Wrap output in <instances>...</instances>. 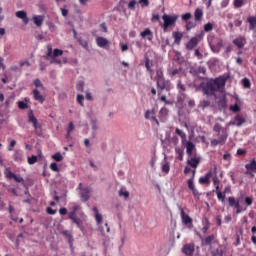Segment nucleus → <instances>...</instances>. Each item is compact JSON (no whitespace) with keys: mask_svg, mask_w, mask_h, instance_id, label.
I'll return each instance as SVG.
<instances>
[{"mask_svg":"<svg viewBox=\"0 0 256 256\" xmlns=\"http://www.w3.org/2000/svg\"><path fill=\"white\" fill-rule=\"evenodd\" d=\"M17 145V141L16 140H11L10 144L8 145L7 149L8 151H13V148Z\"/></svg>","mask_w":256,"mask_h":256,"instance_id":"obj_53","label":"nucleus"},{"mask_svg":"<svg viewBox=\"0 0 256 256\" xmlns=\"http://www.w3.org/2000/svg\"><path fill=\"white\" fill-rule=\"evenodd\" d=\"M226 81L227 79L223 77L210 80L203 87V92L205 93V95H215L217 91H223Z\"/></svg>","mask_w":256,"mask_h":256,"instance_id":"obj_1","label":"nucleus"},{"mask_svg":"<svg viewBox=\"0 0 256 256\" xmlns=\"http://www.w3.org/2000/svg\"><path fill=\"white\" fill-rule=\"evenodd\" d=\"M93 211L95 213V221L97 225H101V223H103V215L99 214V209H97V207H94Z\"/></svg>","mask_w":256,"mask_h":256,"instance_id":"obj_25","label":"nucleus"},{"mask_svg":"<svg viewBox=\"0 0 256 256\" xmlns=\"http://www.w3.org/2000/svg\"><path fill=\"white\" fill-rule=\"evenodd\" d=\"M77 41L79 45L83 47V49H86V51H89V42H87L86 40H83L82 38H78Z\"/></svg>","mask_w":256,"mask_h":256,"instance_id":"obj_35","label":"nucleus"},{"mask_svg":"<svg viewBox=\"0 0 256 256\" xmlns=\"http://www.w3.org/2000/svg\"><path fill=\"white\" fill-rule=\"evenodd\" d=\"M213 131H214L215 133H218V134H217L218 137H221V135H223V131H227V130H225V129L223 128V126H221V124L216 123V124L214 125V127H213Z\"/></svg>","mask_w":256,"mask_h":256,"instance_id":"obj_27","label":"nucleus"},{"mask_svg":"<svg viewBox=\"0 0 256 256\" xmlns=\"http://www.w3.org/2000/svg\"><path fill=\"white\" fill-rule=\"evenodd\" d=\"M244 201H245L247 207H251V205H253V198L252 197H246L244 199Z\"/></svg>","mask_w":256,"mask_h":256,"instance_id":"obj_57","label":"nucleus"},{"mask_svg":"<svg viewBox=\"0 0 256 256\" xmlns=\"http://www.w3.org/2000/svg\"><path fill=\"white\" fill-rule=\"evenodd\" d=\"M85 100V97L81 94L77 95V101L79 103V105H81V107H84L83 101Z\"/></svg>","mask_w":256,"mask_h":256,"instance_id":"obj_54","label":"nucleus"},{"mask_svg":"<svg viewBox=\"0 0 256 256\" xmlns=\"http://www.w3.org/2000/svg\"><path fill=\"white\" fill-rule=\"evenodd\" d=\"M156 87L158 89V95H161L163 91H171V81L165 78L156 80Z\"/></svg>","mask_w":256,"mask_h":256,"instance_id":"obj_3","label":"nucleus"},{"mask_svg":"<svg viewBox=\"0 0 256 256\" xmlns=\"http://www.w3.org/2000/svg\"><path fill=\"white\" fill-rule=\"evenodd\" d=\"M162 19L164 21V24H163L164 29H169V27H173V25L177 23V19H179V16L178 15L169 16L167 14H164L162 16Z\"/></svg>","mask_w":256,"mask_h":256,"instance_id":"obj_4","label":"nucleus"},{"mask_svg":"<svg viewBox=\"0 0 256 256\" xmlns=\"http://www.w3.org/2000/svg\"><path fill=\"white\" fill-rule=\"evenodd\" d=\"M79 209H81V206L77 203H72V211H70L68 213V217L69 219L75 223V225H77V227H81L82 222L79 219V217H77V211H79Z\"/></svg>","mask_w":256,"mask_h":256,"instance_id":"obj_2","label":"nucleus"},{"mask_svg":"<svg viewBox=\"0 0 256 256\" xmlns=\"http://www.w3.org/2000/svg\"><path fill=\"white\" fill-rule=\"evenodd\" d=\"M212 29H213V23L208 22L207 24L204 25L205 33L211 32Z\"/></svg>","mask_w":256,"mask_h":256,"instance_id":"obj_45","label":"nucleus"},{"mask_svg":"<svg viewBox=\"0 0 256 256\" xmlns=\"http://www.w3.org/2000/svg\"><path fill=\"white\" fill-rule=\"evenodd\" d=\"M187 163L193 169H197V167H199V163H201V159L197 158V157H192V158L188 159Z\"/></svg>","mask_w":256,"mask_h":256,"instance_id":"obj_19","label":"nucleus"},{"mask_svg":"<svg viewBox=\"0 0 256 256\" xmlns=\"http://www.w3.org/2000/svg\"><path fill=\"white\" fill-rule=\"evenodd\" d=\"M218 137H219L218 140L217 139L211 140L210 144H211L212 147H217V145H225L229 135L227 134V131H223V134H221Z\"/></svg>","mask_w":256,"mask_h":256,"instance_id":"obj_7","label":"nucleus"},{"mask_svg":"<svg viewBox=\"0 0 256 256\" xmlns=\"http://www.w3.org/2000/svg\"><path fill=\"white\" fill-rule=\"evenodd\" d=\"M28 119L29 122L33 124L34 129H39V121L36 119L35 114H33V111L29 112Z\"/></svg>","mask_w":256,"mask_h":256,"instance_id":"obj_18","label":"nucleus"},{"mask_svg":"<svg viewBox=\"0 0 256 256\" xmlns=\"http://www.w3.org/2000/svg\"><path fill=\"white\" fill-rule=\"evenodd\" d=\"M140 35L143 37V39L147 37L148 41H153V32L149 28H146L143 32L140 33Z\"/></svg>","mask_w":256,"mask_h":256,"instance_id":"obj_23","label":"nucleus"},{"mask_svg":"<svg viewBox=\"0 0 256 256\" xmlns=\"http://www.w3.org/2000/svg\"><path fill=\"white\" fill-rule=\"evenodd\" d=\"M18 107H19V109H28L29 105L27 103H25L24 101H19Z\"/></svg>","mask_w":256,"mask_h":256,"instance_id":"obj_51","label":"nucleus"},{"mask_svg":"<svg viewBox=\"0 0 256 256\" xmlns=\"http://www.w3.org/2000/svg\"><path fill=\"white\" fill-rule=\"evenodd\" d=\"M35 87H43V83H41V80L35 79L34 80Z\"/></svg>","mask_w":256,"mask_h":256,"instance_id":"obj_64","label":"nucleus"},{"mask_svg":"<svg viewBox=\"0 0 256 256\" xmlns=\"http://www.w3.org/2000/svg\"><path fill=\"white\" fill-rule=\"evenodd\" d=\"M192 193L194 195V198L197 199V201H199V198L201 197V193H199V190L194 188V189H192Z\"/></svg>","mask_w":256,"mask_h":256,"instance_id":"obj_52","label":"nucleus"},{"mask_svg":"<svg viewBox=\"0 0 256 256\" xmlns=\"http://www.w3.org/2000/svg\"><path fill=\"white\" fill-rule=\"evenodd\" d=\"M188 189H190V191H193V189H195V184L193 183V178H190L188 180Z\"/></svg>","mask_w":256,"mask_h":256,"instance_id":"obj_59","label":"nucleus"},{"mask_svg":"<svg viewBox=\"0 0 256 256\" xmlns=\"http://www.w3.org/2000/svg\"><path fill=\"white\" fill-rule=\"evenodd\" d=\"M228 203L230 207H235L237 215H239V213H241L242 211H247V208H241V204H239V201L236 200L235 197H228Z\"/></svg>","mask_w":256,"mask_h":256,"instance_id":"obj_8","label":"nucleus"},{"mask_svg":"<svg viewBox=\"0 0 256 256\" xmlns=\"http://www.w3.org/2000/svg\"><path fill=\"white\" fill-rule=\"evenodd\" d=\"M205 221H206V225H204L203 226V228H202V233H207V231H209V227H210V224H209V219H205Z\"/></svg>","mask_w":256,"mask_h":256,"instance_id":"obj_48","label":"nucleus"},{"mask_svg":"<svg viewBox=\"0 0 256 256\" xmlns=\"http://www.w3.org/2000/svg\"><path fill=\"white\" fill-rule=\"evenodd\" d=\"M52 159H54V161L61 162V161H63V155H61V153L57 152L54 155H52Z\"/></svg>","mask_w":256,"mask_h":256,"instance_id":"obj_42","label":"nucleus"},{"mask_svg":"<svg viewBox=\"0 0 256 256\" xmlns=\"http://www.w3.org/2000/svg\"><path fill=\"white\" fill-rule=\"evenodd\" d=\"M53 55V46H51V44H49L47 46V54H46V57H52Z\"/></svg>","mask_w":256,"mask_h":256,"instance_id":"obj_55","label":"nucleus"},{"mask_svg":"<svg viewBox=\"0 0 256 256\" xmlns=\"http://www.w3.org/2000/svg\"><path fill=\"white\" fill-rule=\"evenodd\" d=\"M247 23H249V30L254 31L256 28V16H249L247 18Z\"/></svg>","mask_w":256,"mask_h":256,"instance_id":"obj_24","label":"nucleus"},{"mask_svg":"<svg viewBox=\"0 0 256 256\" xmlns=\"http://www.w3.org/2000/svg\"><path fill=\"white\" fill-rule=\"evenodd\" d=\"M234 45L238 47V49H243L245 47V39L244 38H236L233 40Z\"/></svg>","mask_w":256,"mask_h":256,"instance_id":"obj_28","label":"nucleus"},{"mask_svg":"<svg viewBox=\"0 0 256 256\" xmlns=\"http://www.w3.org/2000/svg\"><path fill=\"white\" fill-rule=\"evenodd\" d=\"M177 89H179L180 91H183V92L186 91L185 85H183V83H181V80L178 81Z\"/></svg>","mask_w":256,"mask_h":256,"instance_id":"obj_61","label":"nucleus"},{"mask_svg":"<svg viewBox=\"0 0 256 256\" xmlns=\"http://www.w3.org/2000/svg\"><path fill=\"white\" fill-rule=\"evenodd\" d=\"M191 19V13H185L182 15V21H189Z\"/></svg>","mask_w":256,"mask_h":256,"instance_id":"obj_63","label":"nucleus"},{"mask_svg":"<svg viewBox=\"0 0 256 256\" xmlns=\"http://www.w3.org/2000/svg\"><path fill=\"white\" fill-rule=\"evenodd\" d=\"M212 256H223V250L221 248H217L216 250L211 251Z\"/></svg>","mask_w":256,"mask_h":256,"instance_id":"obj_43","label":"nucleus"},{"mask_svg":"<svg viewBox=\"0 0 256 256\" xmlns=\"http://www.w3.org/2000/svg\"><path fill=\"white\" fill-rule=\"evenodd\" d=\"M32 95H33V98H34V101H38V103H45V97L41 94V92H39L38 89H34L32 91Z\"/></svg>","mask_w":256,"mask_h":256,"instance_id":"obj_16","label":"nucleus"},{"mask_svg":"<svg viewBox=\"0 0 256 256\" xmlns=\"http://www.w3.org/2000/svg\"><path fill=\"white\" fill-rule=\"evenodd\" d=\"M161 79H165V74L163 73V68H158L156 70V81H159Z\"/></svg>","mask_w":256,"mask_h":256,"instance_id":"obj_34","label":"nucleus"},{"mask_svg":"<svg viewBox=\"0 0 256 256\" xmlns=\"http://www.w3.org/2000/svg\"><path fill=\"white\" fill-rule=\"evenodd\" d=\"M180 217L182 219L183 225H186L188 229H191V227H193V218L187 215L183 208L180 209Z\"/></svg>","mask_w":256,"mask_h":256,"instance_id":"obj_6","label":"nucleus"},{"mask_svg":"<svg viewBox=\"0 0 256 256\" xmlns=\"http://www.w3.org/2000/svg\"><path fill=\"white\" fill-rule=\"evenodd\" d=\"M210 49L213 53H219L223 49V40H217L216 42L210 43Z\"/></svg>","mask_w":256,"mask_h":256,"instance_id":"obj_12","label":"nucleus"},{"mask_svg":"<svg viewBox=\"0 0 256 256\" xmlns=\"http://www.w3.org/2000/svg\"><path fill=\"white\" fill-rule=\"evenodd\" d=\"M200 105H201L202 109H205L211 105V102L209 100H203L200 102Z\"/></svg>","mask_w":256,"mask_h":256,"instance_id":"obj_49","label":"nucleus"},{"mask_svg":"<svg viewBox=\"0 0 256 256\" xmlns=\"http://www.w3.org/2000/svg\"><path fill=\"white\" fill-rule=\"evenodd\" d=\"M243 123H246V120L243 116L237 114L234 120L230 121L229 125H236V127H241Z\"/></svg>","mask_w":256,"mask_h":256,"instance_id":"obj_14","label":"nucleus"},{"mask_svg":"<svg viewBox=\"0 0 256 256\" xmlns=\"http://www.w3.org/2000/svg\"><path fill=\"white\" fill-rule=\"evenodd\" d=\"M61 55H63V50L56 48L53 51L52 59H57V57H61Z\"/></svg>","mask_w":256,"mask_h":256,"instance_id":"obj_38","label":"nucleus"},{"mask_svg":"<svg viewBox=\"0 0 256 256\" xmlns=\"http://www.w3.org/2000/svg\"><path fill=\"white\" fill-rule=\"evenodd\" d=\"M176 135H179V137H181L183 140L187 139V134H185V132L179 128H176Z\"/></svg>","mask_w":256,"mask_h":256,"instance_id":"obj_40","label":"nucleus"},{"mask_svg":"<svg viewBox=\"0 0 256 256\" xmlns=\"http://www.w3.org/2000/svg\"><path fill=\"white\" fill-rule=\"evenodd\" d=\"M13 159L16 163L23 162V153L20 150H16L13 154Z\"/></svg>","mask_w":256,"mask_h":256,"instance_id":"obj_26","label":"nucleus"},{"mask_svg":"<svg viewBox=\"0 0 256 256\" xmlns=\"http://www.w3.org/2000/svg\"><path fill=\"white\" fill-rule=\"evenodd\" d=\"M218 109H220V111H225V109H227V97L225 95L219 99Z\"/></svg>","mask_w":256,"mask_h":256,"instance_id":"obj_20","label":"nucleus"},{"mask_svg":"<svg viewBox=\"0 0 256 256\" xmlns=\"http://www.w3.org/2000/svg\"><path fill=\"white\" fill-rule=\"evenodd\" d=\"M18 19H22L24 25H29V17H27V12L20 10L15 13Z\"/></svg>","mask_w":256,"mask_h":256,"instance_id":"obj_17","label":"nucleus"},{"mask_svg":"<svg viewBox=\"0 0 256 256\" xmlns=\"http://www.w3.org/2000/svg\"><path fill=\"white\" fill-rule=\"evenodd\" d=\"M195 149V144L193 142L189 141L186 144V153L187 155H193V150Z\"/></svg>","mask_w":256,"mask_h":256,"instance_id":"obj_31","label":"nucleus"},{"mask_svg":"<svg viewBox=\"0 0 256 256\" xmlns=\"http://www.w3.org/2000/svg\"><path fill=\"white\" fill-rule=\"evenodd\" d=\"M169 113V110H167V108L163 107L160 109L159 111V115L160 117H166V115Z\"/></svg>","mask_w":256,"mask_h":256,"instance_id":"obj_50","label":"nucleus"},{"mask_svg":"<svg viewBox=\"0 0 256 256\" xmlns=\"http://www.w3.org/2000/svg\"><path fill=\"white\" fill-rule=\"evenodd\" d=\"M169 171H171V165L169 164V162L165 161L162 165V173L168 175Z\"/></svg>","mask_w":256,"mask_h":256,"instance_id":"obj_36","label":"nucleus"},{"mask_svg":"<svg viewBox=\"0 0 256 256\" xmlns=\"http://www.w3.org/2000/svg\"><path fill=\"white\" fill-rule=\"evenodd\" d=\"M195 21H201L203 19V10L201 8H197L194 12Z\"/></svg>","mask_w":256,"mask_h":256,"instance_id":"obj_29","label":"nucleus"},{"mask_svg":"<svg viewBox=\"0 0 256 256\" xmlns=\"http://www.w3.org/2000/svg\"><path fill=\"white\" fill-rule=\"evenodd\" d=\"M135 5H137V2L135 0H131L128 4V8H130L132 11H134Z\"/></svg>","mask_w":256,"mask_h":256,"instance_id":"obj_62","label":"nucleus"},{"mask_svg":"<svg viewBox=\"0 0 256 256\" xmlns=\"http://www.w3.org/2000/svg\"><path fill=\"white\" fill-rule=\"evenodd\" d=\"M216 195H217L218 201H221V203H225V198H226L225 193L218 191V193H216Z\"/></svg>","mask_w":256,"mask_h":256,"instance_id":"obj_39","label":"nucleus"},{"mask_svg":"<svg viewBox=\"0 0 256 256\" xmlns=\"http://www.w3.org/2000/svg\"><path fill=\"white\" fill-rule=\"evenodd\" d=\"M197 45H199V38L197 36L192 37L188 43H186V49L187 51H193Z\"/></svg>","mask_w":256,"mask_h":256,"instance_id":"obj_11","label":"nucleus"},{"mask_svg":"<svg viewBox=\"0 0 256 256\" xmlns=\"http://www.w3.org/2000/svg\"><path fill=\"white\" fill-rule=\"evenodd\" d=\"M213 175H217V168L214 166L210 171H208L204 177L199 178L200 185H209L211 183L210 179Z\"/></svg>","mask_w":256,"mask_h":256,"instance_id":"obj_5","label":"nucleus"},{"mask_svg":"<svg viewBox=\"0 0 256 256\" xmlns=\"http://www.w3.org/2000/svg\"><path fill=\"white\" fill-rule=\"evenodd\" d=\"M119 196L120 197H124L125 199H129V192L128 191L120 190L119 191Z\"/></svg>","mask_w":256,"mask_h":256,"instance_id":"obj_58","label":"nucleus"},{"mask_svg":"<svg viewBox=\"0 0 256 256\" xmlns=\"http://www.w3.org/2000/svg\"><path fill=\"white\" fill-rule=\"evenodd\" d=\"M145 67L149 73H153V69H151V67H153V62L149 59V57L145 58Z\"/></svg>","mask_w":256,"mask_h":256,"instance_id":"obj_32","label":"nucleus"},{"mask_svg":"<svg viewBox=\"0 0 256 256\" xmlns=\"http://www.w3.org/2000/svg\"><path fill=\"white\" fill-rule=\"evenodd\" d=\"M51 171H54L55 173H59V166H57V163L53 162L50 164Z\"/></svg>","mask_w":256,"mask_h":256,"instance_id":"obj_47","label":"nucleus"},{"mask_svg":"<svg viewBox=\"0 0 256 256\" xmlns=\"http://www.w3.org/2000/svg\"><path fill=\"white\" fill-rule=\"evenodd\" d=\"M234 6L239 9V7H243V0H234Z\"/></svg>","mask_w":256,"mask_h":256,"instance_id":"obj_60","label":"nucleus"},{"mask_svg":"<svg viewBox=\"0 0 256 256\" xmlns=\"http://www.w3.org/2000/svg\"><path fill=\"white\" fill-rule=\"evenodd\" d=\"M182 252L185 255L193 256V253H195V244H185L182 248Z\"/></svg>","mask_w":256,"mask_h":256,"instance_id":"obj_13","label":"nucleus"},{"mask_svg":"<svg viewBox=\"0 0 256 256\" xmlns=\"http://www.w3.org/2000/svg\"><path fill=\"white\" fill-rule=\"evenodd\" d=\"M215 237L216 236L214 234H211L207 236L204 240H202V243H204V245H212L215 241Z\"/></svg>","mask_w":256,"mask_h":256,"instance_id":"obj_30","label":"nucleus"},{"mask_svg":"<svg viewBox=\"0 0 256 256\" xmlns=\"http://www.w3.org/2000/svg\"><path fill=\"white\" fill-rule=\"evenodd\" d=\"M32 21L36 27H41V25H43V21H45V18L41 15H35L32 17Z\"/></svg>","mask_w":256,"mask_h":256,"instance_id":"obj_21","label":"nucleus"},{"mask_svg":"<svg viewBox=\"0 0 256 256\" xmlns=\"http://www.w3.org/2000/svg\"><path fill=\"white\" fill-rule=\"evenodd\" d=\"M197 27V24L195 22L189 21L186 24V31H191V29H195Z\"/></svg>","mask_w":256,"mask_h":256,"instance_id":"obj_41","label":"nucleus"},{"mask_svg":"<svg viewBox=\"0 0 256 256\" xmlns=\"http://www.w3.org/2000/svg\"><path fill=\"white\" fill-rule=\"evenodd\" d=\"M242 83H243V85H244V87H245L246 89H249V87H251V81H249V79H247V78H244V79L242 80Z\"/></svg>","mask_w":256,"mask_h":256,"instance_id":"obj_56","label":"nucleus"},{"mask_svg":"<svg viewBox=\"0 0 256 256\" xmlns=\"http://www.w3.org/2000/svg\"><path fill=\"white\" fill-rule=\"evenodd\" d=\"M172 37L175 45H181V39H183V32H173Z\"/></svg>","mask_w":256,"mask_h":256,"instance_id":"obj_22","label":"nucleus"},{"mask_svg":"<svg viewBox=\"0 0 256 256\" xmlns=\"http://www.w3.org/2000/svg\"><path fill=\"white\" fill-rule=\"evenodd\" d=\"M4 175L7 179H14L15 173L11 172L9 168H6L4 171Z\"/></svg>","mask_w":256,"mask_h":256,"instance_id":"obj_37","label":"nucleus"},{"mask_svg":"<svg viewBox=\"0 0 256 256\" xmlns=\"http://www.w3.org/2000/svg\"><path fill=\"white\" fill-rule=\"evenodd\" d=\"M38 161L37 156L32 155L31 157H28V164L29 165H35V163Z\"/></svg>","mask_w":256,"mask_h":256,"instance_id":"obj_44","label":"nucleus"},{"mask_svg":"<svg viewBox=\"0 0 256 256\" xmlns=\"http://www.w3.org/2000/svg\"><path fill=\"white\" fill-rule=\"evenodd\" d=\"M245 169L247 170V175L253 177V173H256V160L252 159L250 163L245 164Z\"/></svg>","mask_w":256,"mask_h":256,"instance_id":"obj_10","label":"nucleus"},{"mask_svg":"<svg viewBox=\"0 0 256 256\" xmlns=\"http://www.w3.org/2000/svg\"><path fill=\"white\" fill-rule=\"evenodd\" d=\"M175 153H176V159H178V161H183V149L181 148H175Z\"/></svg>","mask_w":256,"mask_h":256,"instance_id":"obj_33","label":"nucleus"},{"mask_svg":"<svg viewBox=\"0 0 256 256\" xmlns=\"http://www.w3.org/2000/svg\"><path fill=\"white\" fill-rule=\"evenodd\" d=\"M230 111H233V113H239V111H241V107H239V104L231 105Z\"/></svg>","mask_w":256,"mask_h":256,"instance_id":"obj_46","label":"nucleus"},{"mask_svg":"<svg viewBox=\"0 0 256 256\" xmlns=\"http://www.w3.org/2000/svg\"><path fill=\"white\" fill-rule=\"evenodd\" d=\"M79 197L82 203H87V201L91 199V189H89V187L81 189V191H79Z\"/></svg>","mask_w":256,"mask_h":256,"instance_id":"obj_9","label":"nucleus"},{"mask_svg":"<svg viewBox=\"0 0 256 256\" xmlns=\"http://www.w3.org/2000/svg\"><path fill=\"white\" fill-rule=\"evenodd\" d=\"M96 45H98L101 49H107L109 47V40L105 37H97Z\"/></svg>","mask_w":256,"mask_h":256,"instance_id":"obj_15","label":"nucleus"}]
</instances>
